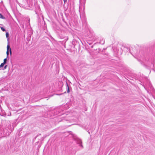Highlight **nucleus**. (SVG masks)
<instances>
[{"instance_id": "f257e3e1", "label": "nucleus", "mask_w": 155, "mask_h": 155, "mask_svg": "<svg viewBox=\"0 0 155 155\" xmlns=\"http://www.w3.org/2000/svg\"><path fill=\"white\" fill-rule=\"evenodd\" d=\"M14 127L10 124L8 123L6 127L4 129L3 134L5 136L9 135L11 133L13 130Z\"/></svg>"}, {"instance_id": "f03ea898", "label": "nucleus", "mask_w": 155, "mask_h": 155, "mask_svg": "<svg viewBox=\"0 0 155 155\" xmlns=\"http://www.w3.org/2000/svg\"><path fill=\"white\" fill-rule=\"evenodd\" d=\"M71 47L75 50L79 49L80 48L79 43L75 40H73L72 42Z\"/></svg>"}, {"instance_id": "7ed1b4c3", "label": "nucleus", "mask_w": 155, "mask_h": 155, "mask_svg": "<svg viewBox=\"0 0 155 155\" xmlns=\"http://www.w3.org/2000/svg\"><path fill=\"white\" fill-rule=\"evenodd\" d=\"M77 143L79 144V146L81 147L82 148H83V146L82 145V142L81 140L80 139H78L77 140Z\"/></svg>"}, {"instance_id": "20e7f679", "label": "nucleus", "mask_w": 155, "mask_h": 155, "mask_svg": "<svg viewBox=\"0 0 155 155\" xmlns=\"http://www.w3.org/2000/svg\"><path fill=\"white\" fill-rule=\"evenodd\" d=\"M60 110H59L58 109H55L54 111L52 112L53 113H54V115H57L60 112Z\"/></svg>"}, {"instance_id": "39448f33", "label": "nucleus", "mask_w": 155, "mask_h": 155, "mask_svg": "<svg viewBox=\"0 0 155 155\" xmlns=\"http://www.w3.org/2000/svg\"><path fill=\"white\" fill-rule=\"evenodd\" d=\"M8 50V51H9L10 54L11 55L12 54V49L11 48H10V45H7V50Z\"/></svg>"}, {"instance_id": "423d86ee", "label": "nucleus", "mask_w": 155, "mask_h": 155, "mask_svg": "<svg viewBox=\"0 0 155 155\" xmlns=\"http://www.w3.org/2000/svg\"><path fill=\"white\" fill-rule=\"evenodd\" d=\"M66 85H67V87H68L67 92L68 93H69L70 92V90H69V86H68V85L67 83H66Z\"/></svg>"}, {"instance_id": "0eeeda50", "label": "nucleus", "mask_w": 155, "mask_h": 155, "mask_svg": "<svg viewBox=\"0 0 155 155\" xmlns=\"http://www.w3.org/2000/svg\"><path fill=\"white\" fill-rule=\"evenodd\" d=\"M0 18L4 19H5V17H4L1 14H0Z\"/></svg>"}, {"instance_id": "6e6552de", "label": "nucleus", "mask_w": 155, "mask_h": 155, "mask_svg": "<svg viewBox=\"0 0 155 155\" xmlns=\"http://www.w3.org/2000/svg\"><path fill=\"white\" fill-rule=\"evenodd\" d=\"M104 40L102 39L101 41L100 42V43L101 44H104Z\"/></svg>"}, {"instance_id": "1a4fd4ad", "label": "nucleus", "mask_w": 155, "mask_h": 155, "mask_svg": "<svg viewBox=\"0 0 155 155\" xmlns=\"http://www.w3.org/2000/svg\"><path fill=\"white\" fill-rule=\"evenodd\" d=\"M9 34L8 32H6V36L7 38H8L9 37Z\"/></svg>"}, {"instance_id": "9d476101", "label": "nucleus", "mask_w": 155, "mask_h": 155, "mask_svg": "<svg viewBox=\"0 0 155 155\" xmlns=\"http://www.w3.org/2000/svg\"><path fill=\"white\" fill-rule=\"evenodd\" d=\"M0 28H1V29L2 30V31H5V29L3 27H0Z\"/></svg>"}, {"instance_id": "9b49d317", "label": "nucleus", "mask_w": 155, "mask_h": 155, "mask_svg": "<svg viewBox=\"0 0 155 155\" xmlns=\"http://www.w3.org/2000/svg\"><path fill=\"white\" fill-rule=\"evenodd\" d=\"M5 63L4 62L2 63L1 64V65H0V67H2L4 66V64H5Z\"/></svg>"}, {"instance_id": "f8f14e48", "label": "nucleus", "mask_w": 155, "mask_h": 155, "mask_svg": "<svg viewBox=\"0 0 155 155\" xmlns=\"http://www.w3.org/2000/svg\"><path fill=\"white\" fill-rule=\"evenodd\" d=\"M7 61V58H5V59H4V62H3L4 63H5V64H6Z\"/></svg>"}, {"instance_id": "ddd939ff", "label": "nucleus", "mask_w": 155, "mask_h": 155, "mask_svg": "<svg viewBox=\"0 0 155 155\" xmlns=\"http://www.w3.org/2000/svg\"><path fill=\"white\" fill-rule=\"evenodd\" d=\"M6 54H7V58L8 57V56L9 55V51H8V50H7Z\"/></svg>"}, {"instance_id": "4468645a", "label": "nucleus", "mask_w": 155, "mask_h": 155, "mask_svg": "<svg viewBox=\"0 0 155 155\" xmlns=\"http://www.w3.org/2000/svg\"><path fill=\"white\" fill-rule=\"evenodd\" d=\"M8 67L7 65H5L4 67V69H6Z\"/></svg>"}, {"instance_id": "2eb2a0df", "label": "nucleus", "mask_w": 155, "mask_h": 155, "mask_svg": "<svg viewBox=\"0 0 155 155\" xmlns=\"http://www.w3.org/2000/svg\"><path fill=\"white\" fill-rule=\"evenodd\" d=\"M63 1L64 2V4H65L66 2H67V0H63Z\"/></svg>"}, {"instance_id": "dca6fc26", "label": "nucleus", "mask_w": 155, "mask_h": 155, "mask_svg": "<svg viewBox=\"0 0 155 155\" xmlns=\"http://www.w3.org/2000/svg\"><path fill=\"white\" fill-rule=\"evenodd\" d=\"M87 43L89 44L90 45H91L92 44V43H89L88 42H87Z\"/></svg>"}, {"instance_id": "f3484780", "label": "nucleus", "mask_w": 155, "mask_h": 155, "mask_svg": "<svg viewBox=\"0 0 155 155\" xmlns=\"http://www.w3.org/2000/svg\"><path fill=\"white\" fill-rule=\"evenodd\" d=\"M91 48H93V46H91Z\"/></svg>"}, {"instance_id": "a211bd4d", "label": "nucleus", "mask_w": 155, "mask_h": 155, "mask_svg": "<svg viewBox=\"0 0 155 155\" xmlns=\"http://www.w3.org/2000/svg\"><path fill=\"white\" fill-rule=\"evenodd\" d=\"M38 135H37V137H36L35 138H36V137H37V136H38Z\"/></svg>"}, {"instance_id": "6ab92c4d", "label": "nucleus", "mask_w": 155, "mask_h": 155, "mask_svg": "<svg viewBox=\"0 0 155 155\" xmlns=\"http://www.w3.org/2000/svg\"><path fill=\"white\" fill-rule=\"evenodd\" d=\"M2 68V67H0V68Z\"/></svg>"}]
</instances>
